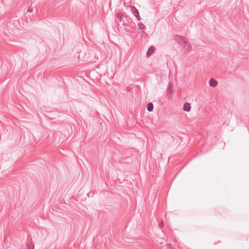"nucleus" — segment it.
<instances>
[{
  "mask_svg": "<svg viewBox=\"0 0 249 249\" xmlns=\"http://www.w3.org/2000/svg\"><path fill=\"white\" fill-rule=\"evenodd\" d=\"M209 85L212 87H215L217 85V82L216 80L213 78H211L209 82Z\"/></svg>",
  "mask_w": 249,
  "mask_h": 249,
  "instance_id": "nucleus-4",
  "label": "nucleus"
},
{
  "mask_svg": "<svg viewBox=\"0 0 249 249\" xmlns=\"http://www.w3.org/2000/svg\"><path fill=\"white\" fill-rule=\"evenodd\" d=\"M28 249H34V245L32 243L29 242V238H28Z\"/></svg>",
  "mask_w": 249,
  "mask_h": 249,
  "instance_id": "nucleus-9",
  "label": "nucleus"
},
{
  "mask_svg": "<svg viewBox=\"0 0 249 249\" xmlns=\"http://www.w3.org/2000/svg\"><path fill=\"white\" fill-rule=\"evenodd\" d=\"M191 104L188 102H186L183 105V110L186 112H190L191 110Z\"/></svg>",
  "mask_w": 249,
  "mask_h": 249,
  "instance_id": "nucleus-3",
  "label": "nucleus"
},
{
  "mask_svg": "<svg viewBox=\"0 0 249 249\" xmlns=\"http://www.w3.org/2000/svg\"><path fill=\"white\" fill-rule=\"evenodd\" d=\"M138 26L140 29H143L145 28V25L142 22L138 23Z\"/></svg>",
  "mask_w": 249,
  "mask_h": 249,
  "instance_id": "nucleus-10",
  "label": "nucleus"
},
{
  "mask_svg": "<svg viewBox=\"0 0 249 249\" xmlns=\"http://www.w3.org/2000/svg\"><path fill=\"white\" fill-rule=\"evenodd\" d=\"M159 226H160V227H161V225H160V224H159Z\"/></svg>",
  "mask_w": 249,
  "mask_h": 249,
  "instance_id": "nucleus-13",
  "label": "nucleus"
},
{
  "mask_svg": "<svg viewBox=\"0 0 249 249\" xmlns=\"http://www.w3.org/2000/svg\"><path fill=\"white\" fill-rule=\"evenodd\" d=\"M175 39L176 41H177L178 44L180 45H182L183 42L185 40L184 38L183 37V36H181L177 35L175 37Z\"/></svg>",
  "mask_w": 249,
  "mask_h": 249,
  "instance_id": "nucleus-2",
  "label": "nucleus"
},
{
  "mask_svg": "<svg viewBox=\"0 0 249 249\" xmlns=\"http://www.w3.org/2000/svg\"><path fill=\"white\" fill-rule=\"evenodd\" d=\"M116 18L118 19L120 22H122L123 20V15L122 14L117 13L116 14Z\"/></svg>",
  "mask_w": 249,
  "mask_h": 249,
  "instance_id": "nucleus-8",
  "label": "nucleus"
},
{
  "mask_svg": "<svg viewBox=\"0 0 249 249\" xmlns=\"http://www.w3.org/2000/svg\"><path fill=\"white\" fill-rule=\"evenodd\" d=\"M33 11V8L32 7H29L28 9L27 12L32 13Z\"/></svg>",
  "mask_w": 249,
  "mask_h": 249,
  "instance_id": "nucleus-11",
  "label": "nucleus"
},
{
  "mask_svg": "<svg viewBox=\"0 0 249 249\" xmlns=\"http://www.w3.org/2000/svg\"><path fill=\"white\" fill-rule=\"evenodd\" d=\"M154 50V47H150L148 49V51H147V53H146V55L147 56L150 55L153 52Z\"/></svg>",
  "mask_w": 249,
  "mask_h": 249,
  "instance_id": "nucleus-7",
  "label": "nucleus"
},
{
  "mask_svg": "<svg viewBox=\"0 0 249 249\" xmlns=\"http://www.w3.org/2000/svg\"><path fill=\"white\" fill-rule=\"evenodd\" d=\"M183 48L188 49H190L191 47V45L185 40L183 42L182 45H181Z\"/></svg>",
  "mask_w": 249,
  "mask_h": 249,
  "instance_id": "nucleus-5",
  "label": "nucleus"
},
{
  "mask_svg": "<svg viewBox=\"0 0 249 249\" xmlns=\"http://www.w3.org/2000/svg\"><path fill=\"white\" fill-rule=\"evenodd\" d=\"M125 30L128 33H130V31L127 30L126 28H125Z\"/></svg>",
  "mask_w": 249,
  "mask_h": 249,
  "instance_id": "nucleus-12",
  "label": "nucleus"
},
{
  "mask_svg": "<svg viewBox=\"0 0 249 249\" xmlns=\"http://www.w3.org/2000/svg\"><path fill=\"white\" fill-rule=\"evenodd\" d=\"M131 11L133 15L136 17V18L138 20H140L141 19V17L139 14V12L138 10L133 6H130Z\"/></svg>",
  "mask_w": 249,
  "mask_h": 249,
  "instance_id": "nucleus-1",
  "label": "nucleus"
},
{
  "mask_svg": "<svg viewBox=\"0 0 249 249\" xmlns=\"http://www.w3.org/2000/svg\"><path fill=\"white\" fill-rule=\"evenodd\" d=\"M147 110L149 111V112H151L153 111V108H154V106H153V104L152 103H149L147 105Z\"/></svg>",
  "mask_w": 249,
  "mask_h": 249,
  "instance_id": "nucleus-6",
  "label": "nucleus"
}]
</instances>
